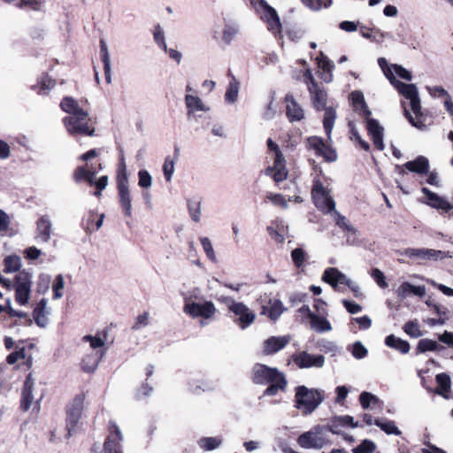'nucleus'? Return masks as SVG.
<instances>
[{
  "label": "nucleus",
  "instance_id": "obj_7",
  "mask_svg": "<svg viewBox=\"0 0 453 453\" xmlns=\"http://www.w3.org/2000/svg\"><path fill=\"white\" fill-rule=\"evenodd\" d=\"M116 180L119 204L124 215L130 218L132 216V204L128 188V177L124 165L118 170Z\"/></svg>",
  "mask_w": 453,
  "mask_h": 453
},
{
  "label": "nucleus",
  "instance_id": "obj_50",
  "mask_svg": "<svg viewBox=\"0 0 453 453\" xmlns=\"http://www.w3.org/2000/svg\"><path fill=\"white\" fill-rule=\"evenodd\" d=\"M267 26V29L272 32L273 35H280L282 31V25L280 19L279 15L267 19L265 21Z\"/></svg>",
  "mask_w": 453,
  "mask_h": 453
},
{
  "label": "nucleus",
  "instance_id": "obj_64",
  "mask_svg": "<svg viewBox=\"0 0 453 453\" xmlns=\"http://www.w3.org/2000/svg\"><path fill=\"white\" fill-rule=\"evenodd\" d=\"M85 342H88L90 347L94 349L101 348L104 345V340L98 336L86 335L83 337Z\"/></svg>",
  "mask_w": 453,
  "mask_h": 453
},
{
  "label": "nucleus",
  "instance_id": "obj_17",
  "mask_svg": "<svg viewBox=\"0 0 453 453\" xmlns=\"http://www.w3.org/2000/svg\"><path fill=\"white\" fill-rule=\"evenodd\" d=\"M421 192L426 196L427 199V204L437 210H441L444 212H449L452 210L453 206L443 197L440 196L434 192H432L429 188L424 187L421 188Z\"/></svg>",
  "mask_w": 453,
  "mask_h": 453
},
{
  "label": "nucleus",
  "instance_id": "obj_42",
  "mask_svg": "<svg viewBox=\"0 0 453 453\" xmlns=\"http://www.w3.org/2000/svg\"><path fill=\"white\" fill-rule=\"evenodd\" d=\"M38 238L42 241H48L50 237V222L44 217L37 222Z\"/></svg>",
  "mask_w": 453,
  "mask_h": 453
},
{
  "label": "nucleus",
  "instance_id": "obj_53",
  "mask_svg": "<svg viewBox=\"0 0 453 453\" xmlns=\"http://www.w3.org/2000/svg\"><path fill=\"white\" fill-rule=\"evenodd\" d=\"M200 242L207 257L211 261H216V255L210 239L208 237H201Z\"/></svg>",
  "mask_w": 453,
  "mask_h": 453
},
{
  "label": "nucleus",
  "instance_id": "obj_12",
  "mask_svg": "<svg viewBox=\"0 0 453 453\" xmlns=\"http://www.w3.org/2000/svg\"><path fill=\"white\" fill-rule=\"evenodd\" d=\"M122 434L116 425H112L110 428V434L105 438L102 453H123L121 441Z\"/></svg>",
  "mask_w": 453,
  "mask_h": 453
},
{
  "label": "nucleus",
  "instance_id": "obj_33",
  "mask_svg": "<svg viewBox=\"0 0 453 453\" xmlns=\"http://www.w3.org/2000/svg\"><path fill=\"white\" fill-rule=\"evenodd\" d=\"M324 110L323 127L328 140H331V133L336 118V112L332 107L325 108Z\"/></svg>",
  "mask_w": 453,
  "mask_h": 453
},
{
  "label": "nucleus",
  "instance_id": "obj_48",
  "mask_svg": "<svg viewBox=\"0 0 453 453\" xmlns=\"http://www.w3.org/2000/svg\"><path fill=\"white\" fill-rule=\"evenodd\" d=\"M338 270L335 267H328L326 268L322 275V280L327 284H329L334 289H337V281L336 273H334V271Z\"/></svg>",
  "mask_w": 453,
  "mask_h": 453
},
{
  "label": "nucleus",
  "instance_id": "obj_9",
  "mask_svg": "<svg viewBox=\"0 0 453 453\" xmlns=\"http://www.w3.org/2000/svg\"><path fill=\"white\" fill-rule=\"evenodd\" d=\"M15 282V298L19 304L27 303L31 292V275L23 271L16 276Z\"/></svg>",
  "mask_w": 453,
  "mask_h": 453
},
{
  "label": "nucleus",
  "instance_id": "obj_61",
  "mask_svg": "<svg viewBox=\"0 0 453 453\" xmlns=\"http://www.w3.org/2000/svg\"><path fill=\"white\" fill-rule=\"evenodd\" d=\"M154 40L157 43V45L162 48L165 51H167L166 44L165 42L164 33L159 25L155 27V30L153 33Z\"/></svg>",
  "mask_w": 453,
  "mask_h": 453
},
{
  "label": "nucleus",
  "instance_id": "obj_14",
  "mask_svg": "<svg viewBox=\"0 0 453 453\" xmlns=\"http://www.w3.org/2000/svg\"><path fill=\"white\" fill-rule=\"evenodd\" d=\"M287 310L282 302L277 298H268L261 305L260 314L266 316L271 321H277L281 314Z\"/></svg>",
  "mask_w": 453,
  "mask_h": 453
},
{
  "label": "nucleus",
  "instance_id": "obj_26",
  "mask_svg": "<svg viewBox=\"0 0 453 453\" xmlns=\"http://www.w3.org/2000/svg\"><path fill=\"white\" fill-rule=\"evenodd\" d=\"M313 106L318 111L324 110L326 105L327 95L323 88H320L319 85L314 89L309 90Z\"/></svg>",
  "mask_w": 453,
  "mask_h": 453
},
{
  "label": "nucleus",
  "instance_id": "obj_51",
  "mask_svg": "<svg viewBox=\"0 0 453 453\" xmlns=\"http://www.w3.org/2000/svg\"><path fill=\"white\" fill-rule=\"evenodd\" d=\"M359 402L361 406L364 409H367L370 407V404L372 403H378L380 402L379 398L375 396L374 395L369 393V392H363L359 395Z\"/></svg>",
  "mask_w": 453,
  "mask_h": 453
},
{
  "label": "nucleus",
  "instance_id": "obj_3",
  "mask_svg": "<svg viewBox=\"0 0 453 453\" xmlns=\"http://www.w3.org/2000/svg\"><path fill=\"white\" fill-rule=\"evenodd\" d=\"M323 401V395L318 389H310L305 386L296 388L295 407L301 410L303 414L313 412Z\"/></svg>",
  "mask_w": 453,
  "mask_h": 453
},
{
  "label": "nucleus",
  "instance_id": "obj_2",
  "mask_svg": "<svg viewBox=\"0 0 453 453\" xmlns=\"http://www.w3.org/2000/svg\"><path fill=\"white\" fill-rule=\"evenodd\" d=\"M86 395L84 392L77 394L65 407V438L70 439L78 432V424L84 410Z\"/></svg>",
  "mask_w": 453,
  "mask_h": 453
},
{
  "label": "nucleus",
  "instance_id": "obj_52",
  "mask_svg": "<svg viewBox=\"0 0 453 453\" xmlns=\"http://www.w3.org/2000/svg\"><path fill=\"white\" fill-rule=\"evenodd\" d=\"M375 443L370 440H364L353 449V453H372L375 450Z\"/></svg>",
  "mask_w": 453,
  "mask_h": 453
},
{
  "label": "nucleus",
  "instance_id": "obj_1",
  "mask_svg": "<svg viewBox=\"0 0 453 453\" xmlns=\"http://www.w3.org/2000/svg\"><path fill=\"white\" fill-rule=\"evenodd\" d=\"M251 380L257 385H266L264 395L273 396L280 391H285L288 381L285 375L277 368L269 367L263 364H256L252 368Z\"/></svg>",
  "mask_w": 453,
  "mask_h": 453
},
{
  "label": "nucleus",
  "instance_id": "obj_19",
  "mask_svg": "<svg viewBox=\"0 0 453 453\" xmlns=\"http://www.w3.org/2000/svg\"><path fill=\"white\" fill-rule=\"evenodd\" d=\"M411 102V108L413 113L415 114L416 118L414 119L411 114L404 109V115L408 119L409 122L418 128H423L426 127L425 123L422 120L423 114L421 112V104L418 96L413 99L410 100Z\"/></svg>",
  "mask_w": 453,
  "mask_h": 453
},
{
  "label": "nucleus",
  "instance_id": "obj_55",
  "mask_svg": "<svg viewBox=\"0 0 453 453\" xmlns=\"http://www.w3.org/2000/svg\"><path fill=\"white\" fill-rule=\"evenodd\" d=\"M349 98L356 111H357L359 108L366 104L364 95L360 91L351 92L349 95Z\"/></svg>",
  "mask_w": 453,
  "mask_h": 453
},
{
  "label": "nucleus",
  "instance_id": "obj_27",
  "mask_svg": "<svg viewBox=\"0 0 453 453\" xmlns=\"http://www.w3.org/2000/svg\"><path fill=\"white\" fill-rule=\"evenodd\" d=\"M426 293L424 286H414L410 282L402 283L397 289V296L404 298L407 296L412 294L418 296H423Z\"/></svg>",
  "mask_w": 453,
  "mask_h": 453
},
{
  "label": "nucleus",
  "instance_id": "obj_21",
  "mask_svg": "<svg viewBox=\"0 0 453 453\" xmlns=\"http://www.w3.org/2000/svg\"><path fill=\"white\" fill-rule=\"evenodd\" d=\"M104 219V214L99 215L94 211H89L88 215L82 220L83 228L87 233L96 232L101 227Z\"/></svg>",
  "mask_w": 453,
  "mask_h": 453
},
{
  "label": "nucleus",
  "instance_id": "obj_20",
  "mask_svg": "<svg viewBox=\"0 0 453 453\" xmlns=\"http://www.w3.org/2000/svg\"><path fill=\"white\" fill-rule=\"evenodd\" d=\"M435 381L437 383V388L434 390L439 395H441L445 399H450L452 397L451 394V380L449 375L445 372L438 373L435 376Z\"/></svg>",
  "mask_w": 453,
  "mask_h": 453
},
{
  "label": "nucleus",
  "instance_id": "obj_15",
  "mask_svg": "<svg viewBox=\"0 0 453 453\" xmlns=\"http://www.w3.org/2000/svg\"><path fill=\"white\" fill-rule=\"evenodd\" d=\"M295 364L300 368L322 367L325 363L323 355H311L306 351H303L293 357Z\"/></svg>",
  "mask_w": 453,
  "mask_h": 453
},
{
  "label": "nucleus",
  "instance_id": "obj_23",
  "mask_svg": "<svg viewBox=\"0 0 453 453\" xmlns=\"http://www.w3.org/2000/svg\"><path fill=\"white\" fill-rule=\"evenodd\" d=\"M406 170L418 174H425L429 170V161L424 156H418L414 160L408 161L403 165Z\"/></svg>",
  "mask_w": 453,
  "mask_h": 453
},
{
  "label": "nucleus",
  "instance_id": "obj_10",
  "mask_svg": "<svg viewBox=\"0 0 453 453\" xmlns=\"http://www.w3.org/2000/svg\"><path fill=\"white\" fill-rule=\"evenodd\" d=\"M274 162L271 166H267L265 169V174L273 178L276 184L287 180L288 176V171L286 168L285 158L281 150H278L274 153Z\"/></svg>",
  "mask_w": 453,
  "mask_h": 453
},
{
  "label": "nucleus",
  "instance_id": "obj_31",
  "mask_svg": "<svg viewBox=\"0 0 453 453\" xmlns=\"http://www.w3.org/2000/svg\"><path fill=\"white\" fill-rule=\"evenodd\" d=\"M250 3L255 8L258 6L263 10L260 16L263 21H266L267 19L278 15L276 10L269 5L265 0H250Z\"/></svg>",
  "mask_w": 453,
  "mask_h": 453
},
{
  "label": "nucleus",
  "instance_id": "obj_49",
  "mask_svg": "<svg viewBox=\"0 0 453 453\" xmlns=\"http://www.w3.org/2000/svg\"><path fill=\"white\" fill-rule=\"evenodd\" d=\"M334 273H336V281H337V286L338 285H344V286H347L348 288H349L351 289L352 292H354L355 296H357V292L358 291V288L357 286H354L352 284V281L347 278V276L345 274H343L342 272H340L339 270H335L334 271Z\"/></svg>",
  "mask_w": 453,
  "mask_h": 453
},
{
  "label": "nucleus",
  "instance_id": "obj_28",
  "mask_svg": "<svg viewBox=\"0 0 453 453\" xmlns=\"http://www.w3.org/2000/svg\"><path fill=\"white\" fill-rule=\"evenodd\" d=\"M385 344L391 349L398 350L402 354H407L411 349L407 341L398 338L394 334H389L386 337Z\"/></svg>",
  "mask_w": 453,
  "mask_h": 453
},
{
  "label": "nucleus",
  "instance_id": "obj_24",
  "mask_svg": "<svg viewBox=\"0 0 453 453\" xmlns=\"http://www.w3.org/2000/svg\"><path fill=\"white\" fill-rule=\"evenodd\" d=\"M285 337L272 336L264 342V352L266 355H272L282 349L288 343Z\"/></svg>",
  "mask_w": 453,
  "mask_h": 453
},
{
  "label": "nucleus",
  "instance_id": "obj_13",
  "mask_svg": "<svg viewBox=\"0 0 453 453\" xmlns=\"http://www.w3.org/2000/svg\"><path fill=\"white\" fill-rule=\"evenodd\" d=\"M184 311L193 318L202 317L210 319L214 315L216 309L211 302H204L203 303L192 302L185 304Z\"/></svg>",
  "mask_w": 453,
  "mask_h": 453
},
{
  "label": "nucleus",
  "instance_id": "obj_45",
  "mask_svg": "<svg viewBox=\"0 0 453 453\" xmlns=\"http://www.w3.org/2000/svg\"><path fill=\"white\" fill-rule=\"evenodd\" d=\"M291 257L296 267L302 268L307 260V254L302 248H296L291 252Z\"/></svg>",
  "mask_w": 453,
  "mask_h": 453
},
{
  "label": "nucleus",
  "instance_id": "obj_29",
  "mask_svg": "<svg viewBox=\"0 0 453 453\" xmlns=\"http://www.w3.org/2000/svg\"><path fill=\"white\" fill-rule=\"evenodd\" d=\"M441 251L435 250L432 249H410L407 250L406 254L409 257H420L422 259H434L436 260Z\"/></svg>",
  "mask_w": 453,
  "mask_h": 453
},
{
  "label": "nucleus",
  "instance_id": "obj_8",
  "mask_svg": "<svg viewBox=\"0 0 453 453\" xmlns=\"http://www.w3.org/2000/svg\"><path fill=\"white\" fill-rule=\"evenodd\" d=\"M306 147L313 150L317 157H321L325 162L333 163L338 158L336 150L323 138L319 136H310L306 140Z\"/></svg>",
  "mask_w": 453,
  "mask_h": 453
},
{
  "label": "nucleus",
  "instance_id": "obj_59",
  "mask_svg": "<svg viewBox=\"0 0 453 453\" xmlns=\"http://www.w3.org/2000/svg\"><path fill=\"white\" fill-rule=\"evenodd\" d=\"M368 351L366 348L360 342H357L352 346V355L357 358L361 359L367 356Z\"/></svg>",
  "mask_w": 453,
  "mask_h": 453
},
{
  "label": "nucleus",
  "instance_id": "obj_6",
  "mask_svg": "<svg viewBox=\"0 0 453 453\" xmlns=\"http://www.w3.org/2000/svg\"><path fill=\"white\" fill-rule=\"evenodd\" d=\"M311 198L318 210L323 212L330 213L335 209V203L324 187L319 177L313 179Z\"/></svg>",
  "mask_w": 453,
  "mask_h": 453
},
{
  "label": "nucleus",
  "instance_id": "obj_35",
  "mask_svg": "<svg viewBox=\"0 0 453 453\" xmlns=\"http://www.w3.org/2000/svg\"><path fill=\"white\" fill-rule=\"evenodd\" d=\"M100 57H101V60L104 64L105 80H106L107 83H110L111 82L110 58H109V53H108V49H107L106 43L103 40L100 41Z\"/></svg>",
  "mask_w": 453,
  "mask_h": 453
},
{
  "label": "nucleus",
  "instance_id": "obj_63",
  "mask_svg": "<svg viewBox=\"0 0 453 453\" xmlns=\"http://www.w3.org/2000/svg\"><path fill=\"white\" fill-rule=\"evenodd\" d=\"M342 304L350 314H356L362 311V306L353 301L344 299L342 300Z\"/></svg>",
  "mask_w": 453,
  "mask_h": 453
},
{
  "label": "nucleus",
  "instance_id": "obj_39",
  "mask_svg": "<svg viewBox=\"0 0 453 453\" xmlns=\"http://www.w3.org/2000/svg\"><path fill=\"white\" fill-rule=\"evenodd\" d=\"M199 447L205 451H210L217 449L222 443L219 437H202L197 441Z\"/></svg>",
  "mask_w": 453,
  "mask_h": 453
},
{
  "label": "nucleus",
  "instance_id": "obj_4",
  "mask_svg": "<svg viewBox=\"0 0 453 453\" xmlns=\"http://www.w3.org/2000/svg\"><path fill=\"white\" fill-rule=\"evenodd\" d=\"M96 170L93 167L88 168V165H86L78 166L74 170L73 177L77 183L86 182L90 187H95L96 190L94 192V196L100 197L102 196V191L108 185V176H101L98 180H96Z\"/></svg>",
  "mask_w": 453,
  "mask_h": 453
},
{
  "label": "nucleus",
  "instance_id": "obj_47",
  "mask_svg": "<svg viewBox=\"0 0 453 453\" xmlns=\"http://www.w3.org/2000/svg\"><path fill=\"white\" fill-rule=\"evenodd\" d=\"M403 331L411 337L417 338L422 335L417 321L410 320L403 326Z\"/></svg>",
  "mask_w": 453,
  "mask_h": 453
},
{
  "label": "nucleus",
  "instance_id": "obj_37",
  "mask_svg": "<svg viewBox=\"0 0 453 453\" xmlns=\"http://www.w3.org/2000/svg\"><path fill=\"white\" fill-rule=\"evenodd\" d=\"M185 103L188 110V113L197 111H205L208 110V108H206L203 104L202 100L196 96L186 95Z\"/></svg>",
  "mask_w": 453,
  "mask_h": 453
},
{
  "label": "nucleus",
  "instance_id": "obj_5",
  "mask_svg": "<svg viewBox=\"0 0 453 453\" xmlns=\"http://www.w3.org/2000/svg\"><path fill=\"white\" fill-rule=\"evenodd\" d=\"M90 119L87 111H79L77 115L63 119V123L71 134L93 136L95 127L89 124Z\"/></svg>",
  "mask_w": 453,
  "mask_h": 453
},
{
  "label": "nucleus",
  "instance_id": "obj_25",
  "mask_svg": "<svg viewBox=\"0 0 453 453\" xmlns=\"http://www.w3.org/2000/svg\"><path fill=\"white\" fill-rule=\"evenodd\" d=\"M298 444L306 449L322 447V440L311 432L302 434L297 439Z\"/></svg>",
  "mask_w": 453,
  "mask_h": 453
},
{
  "label": "nucleus",
  "instance_id": "obj_40",
  "mask_svg": "<svg viewBox=\"0 0 453 453\" xmlns=\"http://www.w3.org/2000/svg\"><path fill=\"white\" fill-rule=\"evenodd\" d=\"M228 76L232 77L227 90L225 94V99L228 102L234 103L236 101L239 90V81L234 77L231 72H228Z\"/></svg>",
  "mask_w": 453,
  "mask_h": 453
},
{
  "label": "nucleus",
  "instance_id": "obj_32",
  "mask_svg": "<svg viewBox=\"0 0 453 453\" xmlns=\"http://www.w3.org/2000/svg\"><path fill=\"white\" fill-rule=\"evenodd\" d=\"M443 349L444 347L438 344L435 341L424 338L418 341L416 348V354L425 353L427 351H437Z\"/></svg>",
  "mask_w": 453,
  "mask_h": 453
},
{
  "label": "nucleus",
  "instance_id": "obj_41",
  "mask_svg": "<svg viewBox=\"0 0 453 453\" xmlns=\"http://www.w3.org/2000/svg\"><path fill=\"white\" fill-rule=\"evenodd\" d=\"M99 357L96 355H86L81 360V368L86 372H93L99 363Z\"/></svg>",
  "mask_w": 453,
  "mask_h": 453
},
{
  "label": "nucleus",
  "instance_id": "obj_34",
  "mask_svg": "<svg viewBox=\"0 0 453 453\" xmlns=\"http://www.w3.org/2000/svg\"><path fill=\"white\" fill-rule=\"evenodd\" d=\"M60 107L64 111L69 113L70 116L77 115L79 111H85L79 106L78 102L70 96H65L62 99Z\"/></svg>",
  "mask_w": 453,
  "mask_h": 453
},
{
  "label": "nucleus",
  "instance_id": "obj_57",
  "mask_svg": "<svg viewBox=\"0 0 453 453\" xmlns=\"http://www.w3.org/2000/svg\"><path fill=\"white\" fill-rule=\"evenodd\" d=\"M138 185L141 188H147L151 186V176L146 170H140L138 173Z\"/></svg>",
  "mask_w": 453,
  "mask_h": 453
},
{
  "label": "nucleus",
  "instance_id": "obj_36",
  "mask_svg": "<svg viewBox=\"0 0 453 453\" xmlns=\"http://www.w3.org/2000/svg\"><path fill=\"white\" fill-rule=\"evenodd\" d=\"M311 326L318 332H327L332 329L330 322L324 315H312L311 319Z\"/></svg>",
  "mask_w": 453,
  "mask_h": 453
},
{
  "label": "nucleus",
  "instance_id": "obj_44",
  "mask_svg": "<svg viewBox=\"0 0 453 453\" xmlns=\"http://www.w3.org/2000/svg\"><path fill=\"white\" fill-rule=\"evenodd\" d=\"M399 92L406 98V99H413L418 96L417 87L414 84H405L403 82H399L398 86Z\"/></svg>",
  "mask_w": 453,
  "mask_h": 453
},
{
  "label": "nucleus",
  "instance_id": "obj_30",
  "mask_svg": "<svg viewBox=\"0 0 453 453\" xmlns=\"http://www.w3.org/2000/svg\"><path fill=\"white\" fill-rule=\"evenodd\" d=\"M342 426L357 427L358 423L355 422L354 418L349 415L337 417L332 421L330 425V431L334 434H338V428Z\"/></svg>",
  "mask_w": 453,
  "mask_h": 453
},
{
  "label": "nucleus",
  "instance_id": "obj_60",
  "mask_svg": "<svg viewBox=\"0 0 453 453\" xmlns=\"http://www.w3.org/2000/svg\"><path fill=\"white\" fill-rule=\"evenodd\" d=\"M173 170H174V162L170 157H167L165 159V162L163 165V172H164V175H165V178L166 180H171L172 175L173 173Z\"/></svg>",
  "mask_w": 453,
  "mask_h": 453
},
{
  "label": "nucleus",
  "instance_id": "obj_11",
  "mask_svg": "<svg viewBox=\"0 0 453 453\" xmlns=\"http://www.w3.org/2000/svg\"><path fill=\"white\" fill-rule=\"evenodd\" d=\"M228 310L238 317L235 322L242 328H246L255 320V314L243 303L233 301L229 304Z\"/></svg>",
  "mask_w": 453,
  "mask_h": 453
},
{
  "label": "nucleus",
  "instance_id": "obj_38",
  "mask_svg": "<svg viewBox=\"0 0 453 453\" xmlns=\"http://www.w3.org/2000/svg\"><path fill=\"white\" fill-rule=\"evenodd\" d=\"M374 425L380 427L387 434L401 435L402 434L393 420H383L381 418H376L374 419Z\"/></svg>",
  "mask_w": 453,
  "mask_h": 453
},
{
  "label": "nucleus",
  "instance_id": "obj_22",
  "mask_svg": "<svg viewBox=\"0 0 453 453\" xmlns=\"http://www.w3.org/2000/svg\"><path fill=\"white\" fill-rule=\"evenodd\" d=\"M287 104L286 114L289 121H300L304 118L303 111L296 103L293 96H286Z\"/></svg>",
  "mask_w": 453,
  "mask_h": 453
},
{
  "label": "nucleus",
  "instance_id": "obj_58",
  "mask_svg": "<svg viewBox=\"0 0 453 453\" xmlns=\"http://www.w3.org/2000/svg\"><path fill=\"white\" fill-rule=\"evenodd\" d=\"M238 30L231 25H226L222 32V39L226 43H230L233 38L236 35Z\"/></svg>",
  "mask_w": 453,
  "mask_h": 453
},
{
  "label": "nucleus",
  "instance_id": "obj_46",
  "mask_svg": "<svg viewBox=\"0 0 453 453\" xmlns=\"http://www.w3.org/2000/svg\"><path fill=\"white\" fill-rule=\"evenodd\" d=\"M55 87V80L45 75L42 78V80L38 82L39 94L47 95L50 90H51Z\"/></svg>",
  "mask_w": 453,
  "mask_h": 453
},
{
  "label": "nucleus",
  "instance_id": "obj_54",
  "mask_svg": "<svg viewBox=\"0 0 453 453\" xmlns=\"http://www.w3.org/2000/svg\"><path fill=\"white\" fill-rule=\"evenodd\" d=\"M318 65L319 68H321L324 72L328 73L329 76L332 77L331 73L334 65L323 53H320V57L318 58Z\"/></svg>",
  "mask_w": 453,
  "mask_h": 453
},
{
  "label": "nucleus",
  "instance_id": "obj_62",
  "mask_svg": "<svg viewBox=\"0 0 453 453\" xmlns=\"http://www.w3.org/2000/svg\"><path fill=\"white\" fill-rule=\"evenodd\" d=\"M372 277L375 280V282L382 288L388 287V283L386 281V278L384 273L378 268H374L372 271Z\"/></svg>",
  "mask_w": 453,
  "mask_h": 453
},
{
  "label": "nucleus",
  "instance_id": "obj_18",
  "mask_svg": "<svg viewBox=\"0 0 453 453\" xmlns=\"http://www.w3.org/2000/svg\"><path fill=\"white\" fill-rule=\"evenodd\" d=\"M366 129L371 136L374 147L382 150L384 149L383 144V127L379 124L377 119H368L366 122Z\"/></svg>",
  "mask_w": 453,
  "mask_h": 453
},
{
  "label": "nucleus",
  "instance_id": "obj_56",
  "mask_svg": "<svg viewBox=\"0 0 453 453\" xmlns=\"http://www.w3.org/2000/svg\"><path fill=\"white\" fill-rule=\"evenodd\" d=\"M266 198L270 200L273 204L278 205L283 209L288 207V201L281 194L268 193Z\"/></svg>",
  "mask_w": 453,
  "mask_h": 453
},
{
  "label": "nucleus",
  "instance_id": "obj_43",
  "mask_svg": "<svg viewBox=\"0 0 453 453\" xmlns=\"http://www.w3.org/2000/svg\"><path fill=\"white\" fill-rule=\"evenodd\" d=\"M21 267V259L18 256H8L4 258V272H18Z\"/></svg>",
  "mask_w": 453,
  "mask_h": 453
},
{
  "label": "nucleus",
  "instance_id": "obj_16",
  "mask_svg": "<svg viewBox=\"0 0 453 453\" xmlns=\"http://www.w3.org/2000/svg\"><path fill=\"white\" fill-rule=\"evenodd\" d=\"M35 380L33 378L32 373L27 374L24 381V386L21 393L20 408L24 411H27L34 402L33 390Z\"/></svg>",
  "mask_w": 453,
  "mask_h": 453
}]
</instances>
